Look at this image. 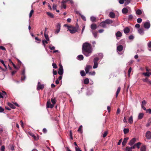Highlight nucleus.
I'll return each instance as SVG.
<instances>
[{
	"label": "nucleus",
	"instance_id": "obj_1",
	"mask_svg": "<svg viewBox=\"0 0 151 151\" xmlns=\"http://www.w3.org/2000/svg\"><path fill=\"white\" fill-rule=\"evenodd\" d=\"M92 48L90 44L87 42H86L83 44L82 52L86 56H89L92 53Z\"/></svg>",
	"mask_w": 151,
	"mask_h": 151
},
{
	"label": "nucleus",
	"instance_id": "obj_2",
	"mask_svg": "<svg viewBox=\"0 0 151 151\" xmlns=\"http://www.w3.org/2000/svg\"><path fill=\"white\" fill-rule=\"evenodd\" d=\"M79 28L78 26L76 27H73L71 26L70 27H69L68 29L69 30L70 33L72 34L75 33L77 31Z\"/></svg>",
	"mask_w": 151,
	"mask_h": 151
},
{
	"label": "nucleus",
	"instance_id": "obj_3",
	"mask_svg": "<svg viewBox=\"0 0 151 151\" xmlns=\"http://www.w3.org/2000/svg\"><path fill=\"white\" fill-rule=\"evenodd\" d=\"M69 1L71 4H73V2L72 0H63L61 2V7H63L64 9L66 8V6L65 3Z\"/></svg>",
	"mask_w": 151,
	"mask_h": 151
},
{
	"label": "nucleus",
	"instance_id": "obj_4",
	"mask_svg": "<svg viewBox=\"0 0 151 151\" xmlns=\"http://www.w3.org/2000/svg\"><path fill=\"white\" fill-rule=\"evenodd\" d=\"M99 60V58L96 57L94 58L93 60L94 65L93 67V68L95 69L98 67V61Z\"/></svg>",
	"mask_w": 151,
	"mask_h": 151
},
{
	"label": "nucleus",
	"instance_id": "obj_5",
	"mask_svg": "<svg viewBox=\"0 0 151 151\" xmlns=\"http://www.w3.org/2000/svg\"><path fill=\"white\" fill-rule=\"evenodd\" d=\"M150 26V24L149 21L144 23V27L146 29H148Z\"/></svg>",
	"mask_w": 151,
	"mask_h": 151
},
{
	"label": "nucleus",
	"instance_id": "obj_6",
	"mask_svg": "<svg viewBox=\"0 0 151 151\" xmlns=\"http://www.w3.org/2000/svg\"><path fill=\"white\" fill-rule=\"evenodd\" d=\"M59 66L60 67L58 71V73L60 75H62L63 74V67L60 64H59Z\"/></svg>",
	"mask_w": 151,
	"mask_h": 151
},
{
	"label": "nucleus",
	"instance_id": "obj_7",
	"mask_svg": "<svg viewBox=\"0 0 151 151\" xmlns=\"http://www.w3.org/2000/svg\"><path fill=\"white\" fill-rule=\"evenodd\" d=\"M60 24L58 23L56 25V29L55 31V33L58 34L60 32Z\"/></svg>",
	"mask_w": 151,
	"mask_h": 151
},
{
	"label": "nucleus",
	"instance_id": "obj_8",
	"mask_svg": "<svg viewBox=\"0 0 151 151\" xmlns=\"http://www.w3.org/2000/svg\"><path fill=\"white\" fill-rule=\"evenodd\" d=\"M136 140V138H133L129 141L128 144L130 146H132L135 143Z\"/></svg>",
	"mask_w": 151,
	"mask_h": 151
},
{
	"label": "nucleus",
	"instance_id": "obj_9",
	"mask_svg": "<svg viewBox=\"0 0 151 151\" xmlns=\"http://www.w3.org/2000/svg\"><path fill=\"white\" fill-rule=\"evenodd\" d=\"M146 137L147 139H151V132L150 131H147L146 134Z\"/></svg>",
	"mask_w": 151,
	"mask_h": 151
},
{
	"label": "nucleus",
	"instance_id": "obj_10",
	"mask_svg": "<svg viewBox=\"0 0 151 151\" xmlns=\"http://www.w3.org/2000/svg\"><path fill=\"white\" fill-rule=\"evenodd\" d=\"M44 87V84H40V82H38L37 86V89L38 90H40L41 89H42Z\"/></svg>",
	"mask_w": 151,
	"mask_h": 151
},
{
	"label": "nucleus",
	"instance_id": "obj_11",
	"mask_svg": "<svg viewBox=\"0 0 151 151\" xmlns=\"http://www.w3.org/2000/svg\"><path fill=\"white\" fill-rule=\"evenodd\" d=\"M92 68L91 65H87L85 68V70L86 73H89V70L91 68Z\"/></svg>",
	"mask_w": 151,
	"mask_h": 151
},
{
	"label": "nucleus",
	"instance_id": "obj_12",
	"mask_svg": "<svg viewBox=\"0 0 151 151\" xmlns=\"http://www.w3.org/2000/svg\"><path fill=\"white\" fill-rule=\"evenodd\" d=\"M47 108H52L53 107V105H52L51 104L50 102V101H48L47 103Z\"/></svg>",
	"mask_w": 151,
	"mask_h": 151
},
{
	"label": "nucleus",
	"instance_id": "obj_13",
	"mask_svg": "<svg viewBox=\"0 0 151 151\" xmlns=\"http://www.w3.org/2000/svg\"><path fill=\"white\" fill-rule=\"evenodd\" d=\"M128 139V137H126L124 138L123 141L122 143V144L123 146H124L125 145Z\"/></svg>",
	"mask_w": 151,
	"mask_h": 151
},
{
	"label": "nucleus",
	"instance_id": "obj_14",
	"mask_svg": "<svg viewBox=\"0 0 151 151\" xmlns=\"http://www.w3.org/2000/svg\"><path fill=\"white\" fill-rule=\"evenodd\" d=\"M91 28L92 30H95L97 28V26L95 24H92L91 26Z\"/></svg>",
	"mask_w": 151,
	"mask_h": 151
},
{
	"label": "nucleus",
	"instance_id": "obj_15",
	"mask_svg": "<svg viewBox=\"0 0 151 151\" xmlns=\"http://www.w3.org/2000/svg\"><path fill=\"white\" fill-rule=\"evenodd\" d=\"M123 46L122 45H120L117 47V51H121L123 50Z\"/></svg>",
	"mask_w": 151,
	"mask_h": 151
},
{
	"label": "nucleus",
	"instance_id": "obj_16",
	"mask_svg": "<svg viewBox=\"0 0 151 151\" xmlns=\"http://www.w3.org/2000/svg\"><path fill=\"white\" fill-rule=\"evenodd\" d=\"M129 29L128 27H126L124 28V32L125 34L128 33L129 32Z\"/></svg>",
	"mask_w": 151,
	"mask_h": 151
},
{
	"label": "nucleus",
	"instance_id": "obj_17",
	"mask_svg": "<svg viewBox=\"0 0 151 151\" xmlns=\"http://www.w3.org/2000/svg\"><path fill=\"white\" fill-rule=\"evenodd\" d=\"M6 93L4 91H3L2 93L0 92V98H2L6 95Z\"/></svg>",
	"mask_w": 151,
	"mask_h": 151
},
{
	"label": "nucleus",
	"instance_id": "obj_18",
	"mask_svg": "<svg viewBox=\"0 0 151 151\" xmlns=\"http://www.w3.org/2000/svg\"><path fill=\"white\" fill-rule=\"evenodd\" d=\"M116 37H120L122 36V34L120 31H118L116 33Z\"/></svg>",
	"mask_w": 151,
	"mask_h": 151
},
{
	"label": "nucleus",
	"instance_id": "obj_19",
	"mask_svg": "<svg viewBox=\"0 0 151 151\" xmlns=\"http://www.w3.org/2000/svg\"><path fill=\"white\" fill-rule=\"evenodd\" d=\"M106 24L105 21L102 22L100 24L101 27H106Z\"/></svg>",
	"mask_w": 151,
	"mask_h": 151
},
{
	"label": "nucleus",
	"instance_id": "obj_20",
	"mask_svg": "<svg viewBox=\"0 0 151 151\" xmlns=\"http://www.w3.org/2000/svg\"><path fill=\"white\" fill-rule=\"evenodd\" d=\"M144 114L143 113H139L138 116V119H141L143 117Z\"/></svg>",
	"mask_w": 151,
	"mask_h": 151
},
{
	"label": "nucleus",
	"instance_id": "obj_21",
	"mask_svg": "<svg viewBox=\"0 0 151 151\" xmlns=\"http://www.w3.org/2000/svg\"><path fill=\"white\" fill-rule=\"evenodd\" d=\"M138 32L140 34L142 35L144 33V29L142 28H140L138 30Z\"/></svg>",
	"mask_w": 151,
	"mask_h": 151
},
{
	"label": "nucleus",
	"instance_id": "obj_22",
	"mask_svg": "<svg viewBox=\"0 0 151 151\" xmlns=\"http://www.w3.org/2000/svg\"><path fill=\"white\" fill-rule=\"evenodd\" d=\"M122 12L124 14H127L128 12V9L126 8H123L122 10Z\"/></svg>",
	"mask_w": 151,
	"mask_h": 151
},
{
	"label": "nucleus",
	"instance_id": "obj_23",
	"mask_svg": "<svg viewBox=\"0 0 151 151\" xmlns=\"http://www.w3.org/2000/svg\"><path fill=\"white\" fill-rule=\"evenodd\" d=\"M146 146L145 145H142L140 148L141 151H146Z\"/></svg>",
	"mask_w": 151,
	"mask_h": 151
},
{
	"label": "nucleus",
	"instance_id": "obj_24",
	"mask_svg": "<svg viewBox=\"0 0 151 151\" xmlns=\"http://www.w3.org/2000/svg\"><path fill=\"white\" fill-rule=\"evenodd\" d=\"M109 16L111 18H114L115 17V14L114 12H110L109 14Z\"/></svg>",
	"mask_w": 151,
	"mask_h": 151
},
{
	"label": "nucleus",
	"instance_id": "obj_25",
	"mask_svg": "<svg viewBox=\"0 0 151 151\" xmlns=\"http://www.w3.org/2000/svg\"><path fill=\"white\" fill-rule=\"evenodd\" d=\"M128 122L129 123L132 124L133 122L132 116H131L128 119Z\"/></svg>",
	"mask_w": 151,
	"mask_h": 151
},
{
	"label": "nucleus",
	"instance_id": "obj_26",
	"mask_svg": "<svg viewBox=\"0 0 151 151\" xmlns=\"http://www.w3.org/2000/svg\"><path fill=\"white\" fill-rule=\"evenodd\" d=\"M0 62L4 66L5 68V69H4V70H6H6L7 69V66L5 65V64L4 63V61L2 60H0Z\"/></svg>",
	"mask_w": 151,
	"mask_h": 151
},
{
	"label": "nucleus",
	"instance_id": "obj_27",
	"mask_svg": "<svg viewBox=\"0 0 151 151\" xmlns=\"http://www.w3.org/2000/svg\"><path fill=\"white\" fill-rule=\"evenodd\" d=\"M77 57L78 60H83V56L82 55H78Z\"/></svg>",
	"mask_w": 151,
	"mask_h": 151
},
{
	"label": "nucleus",
	"instance_id": "obj_28",
	"mask_svg": "<svg viewBox=\"0 0 151 151\" xmlns=\"http://www.w3.org/2000/svg\"><path fill=\"white\" fill-rule=\"evenodd\" d=\"M8 105L12 109H14L15 108V107L14 106V105L11 103H8Z\"/></svg>",
	"mask_w": 151,
	"mask_h": 151
},
{
	"label": "nucleus",
	"instance_id": "obj_29",
	"mask_svg": "<svg viewBox=\"0 0 151 151\" xmlns=\"http://www.w3.org/2000/svg\"><path fill=\"white\" fill-rule=\"evenodd\" d=\"M46 14L48 16H49L51 18H54V15L52 14L50 12H47Z\"/></svg>",
	"mask_w": 151,
	"mask_h": 151
},
{
	"label": "nucleus",
	"instance_id": "obj_30",
	"mask_svg": "<svg viewBox=\"0 0 151 151\" xmlns=\"http://www.w3.org/2000/svg\"><path fill=\"white\" fill-rule=\"evenodd\" d=\"M142 74L145 76L149 77L150 75V73L147 72L146 73H143Z\"/></svg>",
	"mask_w": 151,
	"mask_h": 151
},
{
	"label": "nucleus",
	"instance_id": "obj_31",
	"mask_svg": "<svg viewBox=\"0 0 151 151\" xmlns=\"http://www.w3.org/2000/svg\"><path fill=\"white\" fill-rule=\"evenodd\" d=\"M121 90V88L120 87H119L117 90V91L116 93V97H117L118 96V94L119 93L120 91Z\"/></svg>",
	"mask_w": 151,
	"mask_h": 151
},
{
	"label": "nucleus",
	"instance_id": "obj_32",
	"mask_svg": "<svg viewBox=\"0 0 151 151\" xmlns=\"http://www.w3.org/2000/svg\"><path fill=\"white\" fill-rule=\"evenodd\" d=\"M90 19L92 22H96V18L95 17L92 16L91 17Z\"/></svg>",
	"mask_w": 151,
	"mask_h": 151
},
{
	"label": "nucleus",
	"instance_id": "obj_33",
	"mask_svg": "<svg viewBox=\"0 0 151 151\" xmlns=\"http://www.w3.org/2000/svg\"><path fill=\"white\" fill-rule=\"evenodd\" d=\"M105 22L107 24H110L112 23V21L110 19H106L105 21Z\"/></svg>",
	"mask_w": 151,
	"mask_h": 151
},
{
	"label": "nucleus",
	"instance_id": "obj_34",
	"mask_svg": "<svg viewBox=\"0 0 151 151\" xmlns=\"http://www.w3.org/2000/svg\"><path fill=\"white\" fill-rule=\"evenodd\" d=\"M80 74L82 76H86V73H85L84 70H81V71Z\"/></svg>",
	"mask_w": 151,
	"mask_h": 151
},
{
	"label": "nucleus",
	"instance_id": "obj_35",
	"mask_svg": "<svg viewBox=\"0 0 151 151\" xmlns=\"http://www.w3.org/2000/svg\"><path fill=\"white\" fill-rule=\"evenodd\" d=\"M89 83V80L87 78L85 79L84 80V83L85 84H87Z\"/></svg>",
	"mask_w": 151,
	"mask_h": 151
},
{
	"label": "nucleus",
	"instance_id": "obj_36",
	"mask_svg": "<svg viewBox=\"0 0 151 151\" xmlns=\"http://www.w3.org/2000/svg\"><path fill=\"white\" fill-rule=\"evenodd\" d=\"M129 130L128 128H124V132L125 134H126L129 132Z\"/></svg>",
	"mask_w": 151,
	"mask_h": 151
},
{
	"label": "nucleus",
	"instance_id": "obj_37",
	"mask_svg": "<svg viewBox=\"0 0 151 151\" xmlns=\"http://www.w3.org/2000/svg\"><path fill=\"white\" fill-rule=\"evenodd\" d=\"M142 143L140 142H138L136 144H135V146H136L138 149L140 148V146L141 145Z\"/></svg>",
	"mask_w": 151,
	"mask_h": 151
},
{
	"label": "nucleus",
	"instance_id": "obj_38",
	"mask_svg": "<svg viewBox=\"0 0 151 151\" xmlns=\"http://www.w3.org/2000/svg\"><path fill=\"white\" fill-rule=\"evenodd\" d=\"M51 101L52 104L54 106V105L55 104L56 102L55 98H54V99H52Z\"/></svg>",
	"mask_w": 151,
	"mask_h": 151
},
{
	"label": "nucleus",
	"instance_id": "obj_39",
	"mask_svg": "<svg viewBox=\"0 0 151 151\" xmlns=\"http://www.w3.org/2000/svg\"><path fill=\"white\" fill-rule=\"evenodd\" d=\"M126 151H132V150H131V147L128 146H127L125 149Z\"/></svg>",
	"mask_w": 151,
	"mask_h": 151
},
{
	"label": "nucleus",
	"instance_id": "obj_40",
	"mask_svg": "<svg viewBox=\"0 0 151 151\" xmlns=\"http://www.w3.org/2000/svg\"><path fill=\"white\" fill-rule=\"evenodd\" d=\"M141 11L140 9H138L136 11V13L138 15H140L142 14Z\"/></svg>",
	"mask_w": 151,
	"mask_h": 151
},
{
	"label": "nucleus",
	"instance_id": "obj_41",
	"mask_svg": "<svg viewBox=\"0 0 151 151\" xmlns=\"http://www.w3.org/2000/svg\"><path fill=\"white\" fill-rule=\"evenodd\" d=\"M82 126L81 125L80 126V127L78 130V132L81 133H82Z\"/></svg>",
	"mask_w": 151,
	"mask_h": 151
},
{
	"label": "nucleus",
	"instance_id": "obj_42",
	"mask_svg": "<svg viewBox=\"0 0 151 151\" xmlns=\"http://www.w3.org/2000/svg\"><path fill=\"white\" fill-rule=\"evenodd\" d=\"M44 36L46 40H47L49 41V39L48 35L46 34V33L45 32Z\"/></svg>",
	"mask_w": 151,
	"mask_h": 151
},
{
	"label": "nucleus",
	"instance_id": "obj_43",
	"mask_svg": "<svg viewBox=\"0 0 151 151\" xmlns=\"http://www.w3.org/2000/svg\"><path fill=\"white\" fill-rule=\"evenodd\" d=\"M48 40H43L42 41L43 44V45H44V47H45V44H47L48 43Z\"/></svg>",
	"mask_w": 151,
	"mask_h": 151
},
{
	"label": "nucleus",
	"instance_id": "obj_44",
	"mask_svg": "<svg viewBox=\"0 0 151 151\" xmlns=\"http://www.w3.org/2000/svg\"><path fill=\"white\" fill-rule=\"evenodd\" d=\"M34 11L33 10V9H32L31 10L30 12L29 13V18H30L32 17V14L34 13Z\"/></svg>",
	"mask_w": 151,
	"mask_h": 151
},
{
	"label": "nucleus",
	"instance_id": "obj_45",
	"mask_svg": "<svg viewBox=\"0 0 151 151\" xmlns=\"http://www.w3.org/2000/svg\"><path fill=\"white\" fill-rule=\"evenodd\" d=\"M79 15L81 16L82 19L84 21H86V19L85 17L83 15H81V13H79Z\"/></svg>",
	"mask_w": 151,
	"mask_h": 151
},
{
	"label": "nucleus",
	"instance_id": "obj_46",
	"mask_svg": "<svg viewBox=\"0 0 151 151\" xmlns=\"http://www.w3.org/2000/svg\"><path fill=\"white\" fill-rule=\"evenodd\" d=\"M49 48L51 50H54L55 48V47L53 46H52V45H50L49 46Z\"/></svg>",
	"mask_w": 151,
	"mask_h": 151
},
{
	"label": "nucleus",
	"instance_id": "obj_47",
	"mask_svg": "<svg viewBox=\"0 0 151 151\" xmlns=\"http://www.w3.org/2000/svg\"><path fill=\"white\" fill-rule=\"evenodd\" d=\"M142 19L140 18H138L137 20V23H141L142 22Z\"/></svg>",
	"mask_w": 151,
	"mask_h": 151
},
{
	"label": "nucleus",
	"instance_id": "obj_48",
	"mask_svg": "<svg viewBox=\"0 0 151 151\" xmlns=\"http://www.w3.org/2000/svg\"><path fill=\"white\" fill-rule=\"evenodd\" d=\"M133 18V16L132 15L130 14L128 16V19L129 20H132Z\"/></svg>",
	"mask_w": 151,
	"mask_h": 151
},
{
	"label": "nucleus",
	"instance_id": "obj_49",
	"mask_svg": "<svg viewBox=\"0 0 151 151\" xmlns=\"http://www.w3.org/2000/svg\"><path fill=\"white\" fill-rule=\"evenodd\" d=\"M144 82H146L148 83L149 80L147 78L144 79L142 80Z\"/></svg>",
	"mask_w": 151,
	"mask_h": 151
},
{
	"label": "nucleus",
	"instance_id": "obj_50",
	"mask_svg": "<svg viewBox=\"0 0 151 151\" xmlns=\"http://www.w3.org/2000/svg\"><path fill=\"white\" fill-rule=\"evenodd\" d=\"M132 71V68L131 67H130L128 70V75L129 76H130V73L131 72V71Z\"/></svg>",
	"mask_w": 151,
	"mask_h": 151
},
{
	"label": "nucleus",
	"instance_id": "obj_51",
	"mask_svg": "<svg viewBox=\"0 0 151 151\" xmlns=\"http://www.w3.org/2000/svg\"><path fill=\"white\" fill-rule=\"evenodd\" d=\"M52 66L54 68H57V66L56 65V64L55 63H53L52 64Z\"/></svg>",
	"mask_w": 151,
	"mask_h": 151
},
{
	"label": "nucleus",
	"instance_id": "obj_52",
	"mask_svg": "<svg viewBox=\"0 0 151 151\" xmlns=\"http://www.w3.org/2000/svg\"><path fill=\"white\" fill-rule=\"evenodd\" d=\"M107 133H108V132H104V134L103 135V137L104 138L106 136V135L107 134Z\"/></svg>",
	"mask_w": 151,
	"mask_h": 151
},
{
	"label": "nucleus",
	"instance_id": "obj_53",
	"mask_svg": "<svg viewBox=\"0 0 151 151\" xmlns=\"http://www.w3.org/2000/svg\"><path fill=\"white\" fill-rule=\"evenodd\" d=\"M0 150L1 151H4L5 147L4 145H3L1 147Z\"/></svg>",
	"mask_w": 151,
	"mask_h": 151
},
{
	"label": "nucleus",
	"instance_id": "obj_54",
	"mask_svg": "<svg viewBox=\"0 0 151 151\" xmlns=\"http://www.w3.org/2000/svg\"><path fill=\"white\" fill-rule=\"evenodd\" d=\"M88 73L89 75H94L95 74V72L94 71H93L92 72H90Z\"/></svg>",
	"mask_w": 151,
	"mask_h": 151
},
{
	"label": "nucleus",
	"instance_id": "obj_55",
	"mask_svg": "<svg viewBox=\"0 0 151 151\" xmlns=\"http://www.w3.org/2000/svg\"><path fill=\"white\" fill-rule=\"evenodd\" d=\"M126 0H120L119 3L121 4H122L124 3V1H126Z\"/></svg>",
	"mask_w": 151,
	"mask_h": 151
},
{
	"label": "nucleus",
	"instance_id": "obj_56",
	"mask_svg": "<svg viewBox=\"0 0 151 151\" xmlns=\"http://www.w3.org/2000/svg\"><path fill=\"white\" fill-rule=\"evenodd\" d=\"M22 75H23V76H24V79H22V78H21V79H22V80H24V79H25V76H24V74H25V70H24L22 71Z\"/></svg>",
	"mask_w": 151,
	"mask_h": 151
},
{
	"label": "nucleus",
	"instance_id": "obj_57",
	"mask_svg": "<svg viewBox=\"0 0 151 151\" xmlns=\"http://www.w3.org/2000/svg\"><path fill=\"white\" fill-rule=\"evenodd\" d=\"M93 34L94 37H96L97 36V32H93Z\"/></svg>",
	"mask_w": 151,
	"mask_h": 151
},
{
	"label": "nucleus",
	"instance_id": "obj_58",
	"mask_svg": "<svg viewBox=\"0 0 151 151\" xmlns=\"http://www.w3.org/2000/svg\"><path fill=\"white\" fill-rule=\"evenodd\" d=\"M0 49H1L2 50H6L5 48L3 46H0Z\"/></svg>",
	"mask_w": 151,
	"mask_h": 151
},
{
	"label": "nucleus",
	"instance_id": "obj_59",
	"mask_svg": "<svg viewBox=\"0 0 151 151\" xmlns=\"http://www.w3.org/2000/svg\"><path fill=\"white\" fill-rule=\"evenodd\" d=\"M126 1H127V2L125 3V4L126 5H127L130 2V0H126Z\"/></svg>",
	"mask_w": 151,
	"mask_h": 151
},
{
	"label": "nucleus",
	"instance_id": "obj_60",
	"mask_svg": "<svg viewBox=\"0 0 151 151\" xmlns=\"http://www.w3.org/2000/svg\"><path fill=\"white\" fill-rule=\"evenodd\" d=\"M134 38V37L133 35H130L129 37V38L130 40H133Z\"/></svg>",
	"mask_w": 151,
	"mask_h": 151
},
{
	"label": "nucleus",
	"instance_id": "obj_61",
	"mask_svg": "<svg viewBox=\"0 0 151 151\" xmlns=\"http://www.w3.org/2000/svg\"><path fill=\"white\" fill-rule=\"evenodd\" d=\"M142 104L143 105H145L146 104V102L145 100H143L142 101Z\"/></svg>",
	"mask_w": 151,
	"mask_h": 151
},
{
	"label": "nucleus",
	"instance_id": "obj_62",
	"mask_svg": "<svg viewBox=\"0 0 151 151\" xmlns=\"http://www.w3.org/2000/svg\"><path fill=\"white\" fill-rule=\"evenodd\" d=\"M148 47L149 48H151V42H149L147 44Z\"/></svg>",
	"mask_w": 151,
	"mask_h": 151
},
{
	"label": "nucleus",
	"instance_id": "obj_63",
	"mask_svg": "<svg viewBox=\"0 0 151 151\" xmlns=\"http://www.w3.org/2000/svg\"><path fill=\"white\" fill-rule=\"evenodd\" d=\"M147 112H149L150 114H151V109H149L147 110Z\"/></svg>",
	"mask_w": 151,
	"mask_h": 151
},
{
	"label": "nucleus",
	"instance_id": "obj_64",
	"mask_svg": "<svg viewBox=\"0 0 151 151\" xmlns=\"http://www.w3.org/2000/svg\"><path fill=\"white\" fill-rule=\"evenodd\" d=\"M76 151H81V150L79 148H77V147H75Z\"/></svg>",
	"mask_w": 151,
	"mask_h": 151
}]
</instances>
